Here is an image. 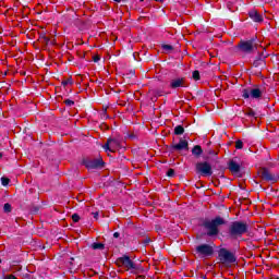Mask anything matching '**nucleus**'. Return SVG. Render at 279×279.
I'll return each instance as SVG.
<instances>
[{
    "label": "nucleus",
    "mask_w": 279,
    "mask_h": 279,
    "mask_svg": "<svg viewBox=\"0 0 279 279\" xmlns=\"http://www.w3.org/2000/svg\"><path fill=\"white\" fill-rule=\"evenodd\" d=\"M235 149H243V142L241 140L235 142Z\"/></svg>",
    "instance_id": "4be33fe9"
},
{
    "label": "nucleus",
    "mask_w": 279,
    "mask_h": 279,
    "mask_svg": "<svg viewBox=\"0 0 279 279\" xmlns=\"http://www.w3.org/2000/svg\"><path fill=\"white\" fill-rule=\"evenodd\" d=\"M242 97L244 99H250V97H252V99H260V97H263V90L258 87L245 88L242 90Z\"/></svg>",
    "instance_id": "0eeeda50"
},
{
    "label": "nucleus",
    "mask_w": 279,
    "mask_h": 279,
    "mask_svg": "<svg viewBox=\"0 0 279 279\" xmlns=\"http://www.w3.org/2000/svg\"><path fill=\"white\" fill-rule=\"evenodd\" d=\"M173 173H175V171L173 169H169L167 172V175H169V178H171L173 175Z\"/></svg>",
    "instance_id": "c85d7f7f"
},
{
    "label": "nucleus",
    "mask_w": 279,
    "mask_h": 279,
    "mask_svg": "<svg viewBox=\"0 0 279 279\" xmlns=\"http://www.w3.org/2000/svg\"><path fill=\"white\" fill-rule=\"evenodd\" d=\"M113 236H114V239H119V236H121V234L119 232H114Z\"/></svg>",
    "instance_id": "7c9ffc66"
},
{
    "label": "nucleus",
    "mask_w": 279,
    "mask_h": 279,
    "mask_svg": "<svg viewBox=\"0 0 279 279\" xmlns=\"http://www.w3.org/2000/svg\"><path fill=\"white\" fill-rule=\"evenodd\" d=\"M238 49L243 53H252V50L254 49V41H240V44L238 45Z\"/></svg>",
    "instance_id": "9b49d317"
},
{
    "label": "nucleus",
    "mask_w": 279,
    "mask_h": 279,
    "mask_svg": "<svg viewBox=\"0 0 279 279\" xmlns=\"http://www.w3.org/2000/svg\"><path fill=\"white\" fill-rule=\"evenodd\" d=\"M218 258L222 265H233V263H236V255H234L233 252L228 251V248H220Z\"/></svg>",
    "instance_id": "20e7f679"
},
{
    "label": "nucleus",
    "mask_w": 279,
    "mask_h": 279,
    "mask_svg": "<svg viewBox=\"0 0 279 279\" xmlns=\"http://www.w3.org/2000/svg\"><path fill=\"white\" fill-rule=\"evenodd\" d=\"M121 147H123V140L119 137L108 138L105 145H102V149H105L106 153L110 151L111 154L119 151Z\"/></svg>",
    "instance_id": "7ed1b4c3"
},
{
    "label": "nucleus",
    "mask_w": 279,
    "mask_h": 279,
    "mask_svg": "<svg viewBox=\"0 0 279 279\" xmlns=\"http://www.w3.org/2000/svg\"><path fill=\"white\" fill-rule=\"evenodd\" d=\"M69 84H73V81H71V78H68V80L62 82L63 86H69Z\"/></svg>",
    "instance_id": "a878e982"
},
{
    "label": "nucleus",
    "mask_w": 279,
    "mask_h": 279,
    "mask_svg": "<svg viewBox=\"0 0 279 279\" xmlns=\"http://www.w3.org/2000/svg\"><path fill=\"white\" fill-rule=\"evenodd\" d=\"M72 220L74 221V223H77V221H80V215L77 214L72 215Z\"/></svg>",
    "instance_id": "b1692460"
},
{
    "label": "nucleus",
    "mask_w": 279,
    "mask_h": 279,
    "mask_svg": "<svg viewBox=\"0 0 279 279\" xmlns=\"http://www.w3.org/2000/svg\"><path fill=\"white\" fill-rule=\"evenodd\" d=\"M65 106H74L75 101L71 100V99H66L64 100Z\"/></svg>",
    "instance_id": "393cba45"
},
{
    "label": "nucleus",
    "mask_w": 279,
    "mask_h": 279,
    "mask_svg": "<svg viewBox=\"0 0 279 279\" xmlns=\"http://www.w3.org/2000/svg\"><path fill=\"white\" fill-rule=\"evenodd\" d=\"M255 116L256 113L252 109L246 112V117H255Z\"/></svg>",
    "instance_id": "bb28decb"
},
{
    "label": "nucleus",
    "mask_w": 279,
    "mask_h": 279,
    "mask_svg": "<svg viewBox=\"0 0 279 279\" xmlns=\"http://www.w3.org/2000/svg\"><path fill=\"white\" fill-rule=\"evenodd\" d=\"M3 279H19V278H16V276H14V275H7V276H4Z\"/></svg>",
    "instance_id": "cd10ccee"
},
{
    "label": "nucleus",
    "mask_w": 279,
    "mask_h": 279,
    "mask_svg": "<svg viewBox=\"0 0 279 279\" xmlns=\"http://www.w3.org/2000/svg\"><path fill=\"white\" fill-rule=\"evenodd\" d=\"M155 1H162V0H155Z\"/></svg>",
    "instance_id": "e433bc0d"
},
{
    "label": "nucleus",
    "mask_w": 279,
    "mask_h": 279,
    "mask_svg": "<svg viewBox=\"0 0 279 279\" xmlns=\"http://www.w3.org/2000/svg\"><path fill=\"white\" fill-rule=\"evenodd\" d=\"M215 250L209 244H201L196 246V254H198V256H202L203 258L213 256Z\"/></svg>",
    "instance_id": "6e6552de"
},
{
    "label": "nucleus",
    "mask_w": 279,
    "mask_h": 279,
    "mask_svg": "<svg viewBox=\"0 0 279 279\" xmlns=\"http://www.w3.org/2000/svg\"><path fill=\"white\" fill-rule=\"evenodd\" d=\"M174 134H175L177 136H180V135L184 134V126H182V125H177V126L174 128Z\"/></svg>",
    "instance_id": "f3484780"
},
{
    "label": "nucleus",
    "mask_w": 279,
    "mask_h": 279,
    "mask_svg": "<svg viewBox=\"0 0 279 279\" xmlns=\"http://www.w3.org/2000/svg\"><path fill=\"white\" fill-rule=\"evenodd\" d=\"M104 118L106 119L108 116H106V110L102 111Z\"/></svg>",
    "instance_id": "473e14b6"
},
{
    "label": "nucleus",
    "mask_w": 279,
    "mask_h": 279,
    "mask_svg": "<svg viewBox=\"0 0 279 279\" xmlns=\"http://www.w3.org/2000/svg\"><path fill=\"white\" fill-rule=\"evenodd\" d=\"M193 156L199 157L202 154H204V150L202 149V146L195 145L192 149Z\"/></svg>",
    "instance_id": "dca6fc26"
},
{
    "label": "nucleus",
    "mask_w": 279,
    "mask_h": 279,
    "mask_svg": "<svg viewBox=\"0 0 279 279\" xmlns=\"http://www.w3.org/2000/svg\"><path fill=\"white\" fill-rule=\"evenodd\" d=\"M3 210L4 213H12V205L10 203L4 204Z\"/></svg>",
    "instance_id": "6ab92c4d"
},
{
    "label": "nucleus",
    "mask_w": 279,
    "mask_h": 279,
    "mask_svg": "<svg viewBox=\"0 0 279 279\" xmlns=\"http://www.w3.org/2000/svg\"><path fill=\"white\" fill-rule=\"evenodd\" d=\"M162 50L163 51H173V46H171V45H162Z\"/></svg>",
    "instance_id": "412c9836"
},
{
    "label": "nucleus",
    "mask_w": 279,
    "mask_h": 279,
    "mask_svg": "<svg viewBox=\"0 0 279 279\" xmlns=\"http://www.w3.org/2000/svg\"><path fill=\"white\" fill-rule=\"evenodd\" d=\"M116 265L118 267H123L124 269H126V271H133L137 269L136 264L128 255L119 257L116 260Z\"/></svg>",
    "instance_id": "39448f33"
},
{
    "label": "nucleus",
    "mask_w": 279,
    "mask_h": 279,
    "mask_svg": "<svg viewBox=\"0 0 279 279\" xmlns=\"http://www.w3.org/2000/svg\"><path fill=\"white\" fill-rule=\"evenodd\" d=\"M229 171H231V173H239L241 171V165L236 163L234 160H231L229 162Z\"/></svg>",
    "instance_id": "2eb2a0df"
},
{
    "label": "nucleus",
    "mask_w": 279,
    "mask_h": 279,
    "mask_svg": "<svg viewBox=\"0 0 279 279\" xmlns=\"http://www.w3.org/2000/svg\"><path fill=\"white\" fill-rule=\"evenodd\" d=\"M144 243H149V239H146V240L144 241Z\"/></svg>",
    "instance_id": "72a5a7b5"
},
{
    "label": "nucleus",
    "mask_w": 279,
    "mask_h": 279,
    "mask_svg": "<svg viewBox=\"0 0 279 279\" xmlns=\"http://www.w3.org/2000/svg\"><path fill=\"white\" fill-rule=\"evenodd\" d=\"M248 16L250 19H252V21H254L255 23H263V16L260 15V13H258V11L256 10H251L248 12Z\"/></svg>",
    "instance_id": "4468645a"
},
{
    "label": "nucleus",
    "mask_w": 279,
    "mask_h": 279,
    "mask_svg": "<svg viewBox=\"0 0 279 279\" xmlns=\"http://www.w3.org/2000/svg\"><path fill=\"white\" fill-rule=\"evenodd\" d=\"M3 158V155L0 153V159H2Z\"/></svg>",
    "instance_id": "c9c22d12"
},
{
    "label": "nucleus",
    "mask_w": 279,
    "mask_h": 279,
    "mask_svg": "<svg viewBox=\"0 0 279 279\" xmlns=\"http://www.w3.org/2000/svg\"><path fill=\"white\" fill-rule=\"evenodd\" d=\"M117 3H121V0H114Z\"/></svg>",
    "instance_id": "f704fd0d"
},
{
    "label": "nucleus",
    "mask_w": 279,
    "mask_h": 279,
    "mask_svg": "<svg viewBox=\"0 0 279 279\" xmlns=\"http://www.w3.org/2000/svg\"><path fill=\"white\" fill-rule=\"evenodd\" d=\"M93 60H94V62H99V60H101V58L99 56H94Z\"/></svg>",
    "instance_id": "c756f323"
},
{
    "label": "nucleus",
    "mask_w": 279,
    "mask_h": 279,
    "mask_svg": "<svg viewBox=\"0 0 279 279\" xmlns=\"http://www.w3.org/2000/svg\"><path fill=\"white\" fill-rule=\"evenodd\" d=\"M186 86L189 85L184 77H174L169 82V88H172L173 90H175V88H186Z\"/></svg>",
    "instance_id": "1a4fd4ad"
},
{
    "label": "nucleus",
    "mask_w": 279,
    "mask_h": 279,
    "mask_svg": "<svg viewBox=\"0 0 279 279\" xmlns=\"http://www.w3.org/2000/svg\"><path fill=\"white\" fill-rule=\"evenodd\" d=\"M172 149L175 151H182V149L189 151V142L186 140H180L178 144L172 145Z\"/></svg>",
    "instance_id": "ddd939ff"
},
{
    "label": "nucleus",
    "mask_w": 279,
    "mask_h": 279,
    "mask_svg": "<svg viewBox=\"0 0 279 279\" xmlns=\"http://www.w3.org/2000/svg\"><path fill=\"white\" fill-rule=\"evenodd\" d=\"M203 226L207 232V236H217L219 234V227L226 226V219L217 216L211 220H206Z\"/></svg>",
    "instance_id": "f03ea898"
},
{
    "label": "nucleus",
    "mask_w": 279,
    "mask_h": 279,
    "mask_svg": "<svg viewBox=\"0 0 279 279\" xmlns=\"http://www.w3.org/2000/svg\"><path fill=\"white\" fill-rule=\"evenodd\" d=\"M84 165L87 169H104V159H87Z\"/></svg>",
    "instance_id": "9d476101"
},
{
    "label": "nucleus",
    "mask_w": 279,
    "mask_h": 279,
    "mask_svg": "<svg viewBox=\"0 0 279 279\" xmlns=\"http://www.w3.org/2000/svg\"><path fill=\"white\" fill-rule=\"evenodd\" d=\"M1 184L2 186H8V184H10V180L5 177L1 178Z\"/></svg>",
    "instance_id": "aec40b11"
},
{
    "label": "nucleus",
    "mask_w": 279,
    "mask_h": 279,
    "mask_svg": "<svg viewBox=\"0 0 279 279\" xmlns=\"http://www.w3.org/2000/svg\"><path fill=\"white\" fill-rule=\"evenodd\" d=\"M248 230L250 226H247L246 222L236 220L229 225L228 235L230 239H241V236L247 234Z\"/></svg>",
    "instance_id": "f257e3e1"
},
{
    "label": "nucleus",
    "mask_w": 279,
    "mask_h": 279,
    "mask_svg": "<svg viewBox=\"0 0 279 279\" xmlns=\"http://www.w3.org/2000/svg\"><path fill=\"white\" fill-rule=\"evenodd\" d=\"M259 173L260 178L264 179L266 182H278V178L271 174V172H269V170H267L266 168H263Z\"/></svg>",
    "instance_id": "f8f14e48"
},
{
    "label": "nucleus",
    "mask_w": 279,
    "mask_h": 279,
    "mask_svg": "<svg viewBox=\"0 0 279 279\" xmlns=\"http://www.w3.org/2000/svg\"><path fill=\"white\" fill-rule=\"evenodd\" d=\"M92 247L93 250H104V243H93Z\"/></svg>",
    "instance_id": "a211bd4d"
},
{
    "label": "nucleus",
    "mask_w": 279,
    "mask_h": 279,
    "mask_svg": "<svg viewBox=\"0 0 279 279\" xmlns=\"http://www.w3.org/2000/svg\"><path fill=\"white\" fill-rule=\"evenodd\" d=\"M196 173L201 175L210 177L213 175V166L207 161L196 163Z\"/></svg>",
    "instance_id": "423d86ee"
},
{
    "label": "nucleus",
    "mask_w": 279,
    "mask_h": 279,
    "mask_svg": "<svg viewBox=\"0 0 279 279\" xmlns=\"http://www.w3.org/2000/svg\"><path fill=\"white\" fill-rule=\"evenodd\" d=\"M193 80H195V82L199 81V71H194L193 72Z\"/></svg>",
    "instance_id": "5701e85b"
},
{
    "label": "nucleus",
    "mask_w": 279,
    "mask_h": 279,
    "mask_svg": "<svg viewBox=\"0 0 279 279\" xmlns=\"http://www.w3.org/2000/svg\"><path fill=\"white\" fill-rule=\"evenodd\" d=\"M93 215H94V219H98V217H99V213H93Z\"/></svg>",
    "instance_id": "2f4dec72"
},
{
    "label": "nucleus",
    "mask_w": 279,
    "mask_h": 279,
    "mask_svg": "<svg viewBox=\"0 0 279 279\" xmlns=\"http://www.w3.org/2000/svg\"><path fill=\"white\" fill-rule=\"evenodd\" d=\"M140 1H145V0H140Z\"/></svg>",
    "instance_id": "4c0bfd02"
}]
</instances>
